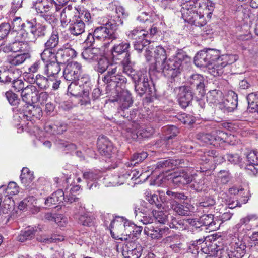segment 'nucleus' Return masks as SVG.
I'll return each instance as SVG.
<instances>
[{"label": "nucleus", "mask_w": 258, "mask_h": 258, "mask_svg": "<svg viewBox=\"0 0 258 258\" xmlns=\"http://www.w3.org/2000/svg\"><path fill=\"white\" fill-rule=\"evenodd\" d=\"M190 60V57L184 51L179 50L176 55L166 60L161 71L164 76L171 80L172 84L175 82V78L180 75L183 70V63H188Z\"/></svg>", "instance_id": "f257e3e1"}, {"label": "nucleus", "mask_w": 258, "mask_h": 258, "mask_svg": "<svg viewBox=\"0 0 258 258\" xmlns=\"http://www.w3.org/2000/svg\"><path fill=\"white\" fill-rule=\"evenodd\" d=\"M122 25V21L120 19L104 18L102 25L94 30V36L100 41L116 40L119 38L118 31Z\"/></svg>", "instance_id": "f03ea898"}, {"label": "nucleus", "mask_w": 258, "mask_h": 258, "mask_svg": "<svg viewBox=\"0 0 258 258\" xmlns=\"http://www.w3.org/2000/svg\"><path fill=\"white\" fill-rule=\"evenodd\" d=\"M123 73L134 81L135 90L140 97L145 94L152 96L156 94L154 85L146 73L137 72L133 67Z\"/></svg>", "instance_id": "7ed1b4c3"}, {"label": "nucleus", "mask_w": 258, "mask_h": 258, "mask_svg": "<svg viewBox=\"0 0 258 258\" xmlns=\"http://www.w3.org/2000/svg\"><path fill=\"white\" fill-rule=\"evenodd\" d=\"M106 85L107 91L115 93L120 92L124 89L127 79L120 73L117 67L109 68L107 73L101 78L99 77Z\"/></svg>", "instance_id": "20e7f679"}, {"label": "nucleus", "mask_w": 258, "mask_h": 258, "mask_svg": "<svg viewBox=\"0 0 258 258\" xmlns=\"http://www.w3.org/2000/svg\"><path fill=\"white\" fill-rule=\"evenodd\" d=\"M130 49V44L127 41L116 43L111 49L113 61H120L123 72L128 71V69L132 68Z\"/></svg>", "instance_id": "39448f33"}, {"label": "nucleus", "mask_w": 258, "mask_h": 258, "mask_svg": "<svg viewBox=\"0 0 258 258\" xmlns=\"http://www.w3.org/2000/svg\"><path fill=\"white\" fill-rule=\"evenodd\" d=\"M38 93V90L37 88L32 85H27L25 88L22 90L21 94V97L23 101L27 105L26 108L22 109V111H24V113L28 112V114H26V116L29 115L35 116L36 115V112L41 111L40 108H35L32 105V104L37 102Z\"/></svg>", "instance_id": "423d86ee"}, {"label": "nucleus", "mask_w": 258, "mask_h": 258, "mask_svg": "<svg viewBox=\"0 0 258 258\" xmlns=\"http://www.w3.org/2000/svg\"><path fill=\"white\" fill-rule=\"evenodd\" d=\"M115 93V96H113L110 101L116 103L119 114L123 117H128L129 108L133 103L131 93L123 89L120 92H116Z\"/></svg>", "instance_id": "0eeeda50"}, {"label": "nucleus", "mask_w": 258, "mask_h": 258, "mask_svg": "<svg viewBox=\"0 0 258 258\" xmlns=\"http://www.w3.org/2000/svg\"><path fill=\"white\" fill-rule=\"evenodd\" d=\"M132 227H135V224L132 223L127 219L122 217H116L115 219L111 220L110 224V233L112 237L115 239L122 240V237H120L119 235L115 236L114 232H113L112 229L118 234L121 235H130L131 233V229Z\"/></svg>", "instance_id": "6e6552de"}, {"label": "nucleus", "mask_w": 258, "mask_h": 258, "mask_svg": "<svg viewBox=\"0 0 258 258\" xmlns=\"http://www.w3.org/2000/svg\"><path fill=\"white\" fill-rule=\"evenodd\" d=\"M68 91L73 96L81 97V104L87 105L90 103L89 97V88L80 85L76 81L71 82L68 87Z\"/></svg>", "instance_id": "1a4fd4ad"}, {"label": "nucleus", "mask_w": 258, "mask_h": 258, "mask_svg": "<svg viewBox=\"0 0 258 258\" xmlns=\"http://www.w3.org/2000/svg\"><path fill=\"white\" fill-rule=\"evenodd\" d=\"M165 210H172L176 214L179 216H188L193 207L188 203H180L173 200H168L165 203Z\"/></svg>", "instance_id": "9d476101"}, {"label": "nucleus", "mask_w": 258, "mask_h": 258, "mask_svg": "<svg viewBox=\"0 0 258 258\" xmlns=\"http://www.w3.org/2000/svg\"><path fill=\"white\" fill-rule=\"evenodd\" d=\"M201 7L200 0H189L181 5L180 12L182 17L184 21L187 22L190 21L193 14H195L199 11Z\"/></svg>", "instance_id": "9b49d317"}, {"label": "nucleus", "mask_w": 258, "mask_h": 258, "mask_svg": "<svg viewBox=\"0 0 258 258\" xmlns=\"http://www.w3.org/2000/svg\"><path fill=\"white\" fill-rule=\"evenodd\" d=\"M246 244L239 239L232 242L230 247L226 250V257L228 258H242L246 252Z\"/></svg>", "instance_id": "f8f14e48"}, {"label": "nucleus", "mask_w": 258, "mask_h": 258, "mask_svg": "<svg viewBox=\"0 0 258 258\" xmlns=\"http://www.w3.org/2000/svg\"><path fill=\"white\" fill-rule=\"evenodd\" d=\"M177 96L179 105L183 108L189 106L194 98V93L188 86H183L179 88Z\"/></svg>", "instance_id": "ddd939ff"}, {"label": "nucleus", "mask_w": 258, "mask_h": 258, "mask_svg": "<svg viewBox=\"0 0 258 258\" xmlns=\"http://www.w3.org/2000/svg\"><path fill=\"white\" fill-rule=\"evenodd\" d=\"M131 174H132V178H137L141 175L139 171L136 169L131 171L128 169H126L124 168H120L117 173V175H115L113 177V185H119L123 184L126 180L131 177Z\"/></svg>", "instance_id": "4468645a"}, {"label": "nucleus", "mask_w": 258, "mask_h": 258, "mask_svg": "<svg viewBox=\"0 0 258 258\" xmlns=\"http://www.w3.org/2000/svg\"><path fill=\"white\" fill-rule=\"evenodd\" d=\"M205 79L203 75L195 73L190 75L187 77L185 86H188L191 90L198 91L199 93H204L205 88Z\"/></svg>", "instance_id": "2eb2a0df"}, {"label": "nucleus", "mask_w": 258, "mask_h": 258, "mask_svg": "<svg viewBox=\"0 0 258 258\" xmlns=\"http://www.w3.org/2000/svg\"><path fill=\"white\" fill-rule=\"evenodd\" d=\"M81 65L77 61L69 62L63 71L65 79L69 82L76 81L81 72Z\"/></svg>", "instance_id": "dca6fc26"}, {"label": "nucleus", "mask_w": 258, "mask_h": 258, "mask_svg": "<svg viewBox=\"0 0 258 258\" xmlns=\"http://www.w3.org/2000/svg\"><path fill=\"white\" fill-rule=\"evenodd\" d=\"M238 96L234 92L230 93L225 99H222L219 104V108L224 113H228L233 112L237 107Z\"/></svg>", "instance_id": "f3484780"}, {"label": "nucleus", "mask_w": 258, "mask_h": 258, "mask_svg": "<svg viewBox=\"0 0 258 258\" xmlns=\"http://www.w3.org/2000/svg\"><path fill=\"white\" fill-rule=\"evenodd\" d=\"M97 145L98 151L102 156L107 158L111 157L113 147L112 144L106 137L103 135L99 136L98 138Z\"/></svg>", "instance_id": "a211bd4d"}, {"label": "nucleus", "mask_w": 258, "mask_h": 258, "mask_svg": "<svg viewBox=\"0 0 258 258\" xmlns=\"http://www.w3.org/2000/svg\"><path fill=\"white\" fill-rule=\"evenodd\" d=\"M77 13V12L75 7H73L71 4L66 6L60 13V20L61 26L65 27L71 22H72L78 17L76 15Z\"/></svg>", "instance_id": "6ab92c4d"}, {"label": "nucleus", "mask_w": 258, "mask_h": 258, "mask_svg": "<svg viewBox=\"0 0 258 258\" xmlns=\"http://www.w3.org/2000/svg\"><path fill=\"white\" fill-rule=\"evenodd\" d=\"M2 50L5 53L23 52H27L30 49L28 43L22 41H15L4 44L1 46Z\"/></svg>", "instance_id": "aec40b11"}, {"label": "nucleus", "mask_w": 258, "mask_h": 258, "mask_svg": "<svg viewBox=\"0 0 258 258\" xmlns=\"http://www.w3.org/2000/svg\"><path fill=\"white\" fill-rule=\"evenodd\" d=\"M54 0H34L32 2V8L34 9L37 14L51 12L55 8Z\"/></svg>", "instance_id": "412c9836"}, {"label": "nucleus", "mask_w": 258, "mask_h": 258, "mask_svg": "<svg viewBox=\"0 0 258 258\" xmlns=\"http://www.w3.org/2000/svg\"><path fill=\"white\" fill-rule=\"evenodd\" d=\"M31 58L28 52H23L16 55H9L7 56L6 63L10 68H14L22 65L24 62Z\"/></svg>", "instance_id": "4be33fe9"}, {"label": "nucleus", "mask_w": 258, "mask_h": 258, "mask_svg": "<svg viewBox=\"0 0 258 258\" xmlns=\"http://www.w3.org/2000/svg\"><path fill=\"white\" fill-rule=\"evenodd\" d=\"M199 218L203 226L210 231H215L220 227V220L217 218H214L212 214L204 215Z\"/></svg>", "instance_id": "5701e85b"}, {"label": "nucleus", "mask_w": 258, "mask_h": 258, "mask_svg": "<svg viewBox=\"0 0 258 258\" xmlns=\"http://www.w3.org/2000/svg\"><path fill=\"white\" fill-rule=\"evenodd\" d=\"M100 177V171L89 169L83 172V177L87 182V186L89 189L97 188L98 184L96 180Z\"/></svg>", "instance_id": "b1692460"}, {"label": "nucleus", "mask_w": 258, "mask_h": 258, "mask_svg": "<svg viewBox=\"0 0 258 258\" xmlns=\"http://www.w3.org/2000/svg\"><path fill=\"white\" fill-rule=\"evenodd\" d=\"M172 178L173 183L177 186L187 184L192 181V176L183 170L174 172Z\"/></svg>", "instance_id": "393cba45"}, {"label": "nucleus", "mask_w": 258, "mask_h": 258, "mask_svg": "<svg viewBox=\"0 0 258 258\" xmlns=\"http://www.w3.org/2000/svg\"><path fill=\"white\" fill-rule=\"evenodd\" d=\"M207 49L198 52L194 58L195 64L198 67H207L213 64Z\"/></svg>", "instance_id": "a878e982"}, {"label": "nucleus", "mask_w": 258, "mask_h": 258, "mask_svg": "<svg viewBox=\"0 0 258 258\" xmlns=\"http://www.w3.org/2000/svg\"><path fill=\"white\" fill-rule=\"evenodd\" d=\"M168 227L160 228L149 225L145 227L144 232L148 236H150L153 239H159L168 233Z\"/></svg>", "instance_id": "bb28decb"}, {"label": "nucleus", "mask_w": 258, "mask_h": 258, "mask_svg": "<svg viewBox=\"0 0 258 258\" xmlns=\"http://www.w3.org/2000/svg\"><path fill=\"white\" fill-rule=\"evenodd\" d=\"M155 69L157 72L161 71L162 67L164 65L166 61L167 54L165 49L162 47L158 46L154 51Z\"/></svg>", "instance_id": "cd10ccee"}, {"label": "nucleus", "mask_w": 258, "mask_h": 258, "mask_svg": "<svg viewBox=\"0 0 258 258\" xmlns=\"http://www.w3.org/2000/svg\"><path fill=\"white\" fill-rule=\"evenodd\" d=\"M68 25V31L74 36H79L85 32V22L78 17Z\"/></svg>", "instance_id": "c85d7f7f"}, {"label": "nucleus", "mask_w": 258, "mask_h": 258, "mask_svg": "<svg viewBox=\"0 0 258 258\" xmlns=\"http://www.w3.org/2000/svg\"><path fill=\"white\" fill-rule=\"evenodd\" d=\"M25 26H30L36 39L46 36L47 27L45 25L37 23L36 21H27Z\"/></svg>", "instance_id": "c756f323"}, {"label": "nucleus", "mask_w": 258, "mask_h": 258, "mask_svg": "<svg viewBox=\"0 0 258 258\" xmlns=\"http://www.w3.org/2000/svg\"><path fill=\"white\" fill-rule=\"evenodd\" d=\"M102 53L100 48L93 47H87L85 48L81 55L83 59L89 62L96 61L101 56Z\"/></svg>", "instance_id": "7c9ffc66"}, {"label": "nucleus", "mask_w": 258, "mask_h": 258, "mask_svg": "<svg viewBox=\"0 0 258 258\" xmlns=\"http://www.w3.org/2000/svg\"><path fill=\"white\" fill-rule=\"evenodd\" d=\"M64 193L61 189H58L47 197L44 202L46 207H50L52 205L59 204L63 201Z\"/></svg>", "instance_id": "2f4dec72"}, {"label": "nucleus", "mask_w": 258, "mask_h": 258, "mask_svg": "<svg viewBox=\"0 0 258 258\" xmlns=\"http://www.w3.org/2000/svg\"><path fill=\"white\" fill-rule=\"evenodd\" d=\"M61 68L59 62L54 61H50L45 64L43 72L47 77H55V76L60 71Z\"/></svg>", "instance_id": "473e14b6"}, {"label": "nucleus", "mask_w": 258, "mask_h": 258, "mask_svg": "<svg viewBox=\"0 0 258 258\" xmlns=\"http://www.w3.org/2000/svg\"><path fill=\"white\" fill-rule=\"evenodd\" d=\"M228 134L222 131H215L212 132V145L218 147L224 142H228Z\"/></svg>", "instance_id": "72a5a7b5"}, {"label": "nucleus", "mask_w": 258, "mask_h": 258, "mask_svg": "<svg viewBox=\"0 0 258 258\" xmlns=\"http://www.w3.org/2000/svg\"><path fill=\"white\" fill-rule=\"evenodd\" d=\"M14 207V201L12 197L6 195L4 198L2 197V202L0 207V214H9Z\"/></svg>", "instance_id": "f704fd0d"}, {"label": "nucleus", "mask_w": 258, "mask_h": 258, "mask_svg": "<svg viewBox=\"0 0 258 258\" xmlns=\"http://www.w3.org/2000/svg\"><path fill=\"white\" fill-rule=\"evenodd\" d=\"M147 200L152 205H155L158 208H162L165 210V203L168 200L166 199L165 196L160 195L159 196L156 194L151 195L149 196Z\"/></svg>", "instance_id": "c9c22d12"}, {"label": "nucleus", "mask_w": 258, "mask_h": 258, "mask_svg": "<svg viewBox=\"0 0 258 258\" xmlns=\"http://www.w3.org/2000/svg\"><path fill=\"white\" fill-rule=\"evenodd\" d=\"M146 34L144 30L139 28H135L126 33L128 38L134 40L135 41L144 40L146 39Z\"/></svg>", "instance_id": "e433bc0d"}, {"label": "nucleus", "mask_w": 258, "mask_h": 258, "mask_svg": "<svg viewBox=\"0 0 258 258\" xmlns=\"http://www.w3.org/2000/svg\"><path fill=\"white\" fill-rule=\"evenodd\" d=\"M219 250L220 249H218L216 244L211 243L210 242H208V244L205 242L204 246L201 247L200 249L201 253L207 254L209 256L217 255Z\"/></svg>", "instance_id": "4c0bfd02"}, {"label": "nucleus", "mask_w": 258, "mask_h": 258, "mask_svg": "<svg viewBox=\"0 0 258 258\" xmlns=\"http://www.w3.org/2000/svg\"><path fill=\"white\" fill-rule=\"evenodd\" d=\"M224 63L219 59L218 61L214 62L211 66L209 67V73L214 77L221 75L224 72Z\"/></svg>", "instance_id": "58836bf2"}, {"label": "nucleus", "mask_w": 258, "mask_h": 258, "mask_svg": "<svg viewBox=\"0 0 258 258\" xmlns=\"http://www.w3.org/2000/svg\"><path fill=\"white\" fill-rule=\"evenodd\" d=\"M96 61L97 64L95 66V70L97 72L102 74L107 70L109 65V62L106 57L102 53L100 57H99Z\"/></svg>", "instance_id": "ea45409f"}, {"label": "nucleus", "mask_w": 258, "mask_h": 258, "mask_svg": "<svg viewBox=\"0 0 258 258\" xmlns=\"http://www.w3.org/2000/svg\"><path fill=\"white\" fill-rule=\"evenodd\" d=\"M207 97L210 103L218 104L219 107L223 99V94L221 91L214 90L209 92Z\"/></svg>", "instance_id": "a19ab883"}, {"label": "nucleus", "mask_w": 258, "mask_h": 258, "mask_svg": "<svg viewBox=\"0 0 258 258\" xmlns=\"http://www.w3.org/2000/svg\"><path fill=\"white\" fill-rule=\"evenodd\" d=\"M176 165V161L173 159L168 160H162L158 162L156 165L155 169H164V171H167L173 168L174 166Z\"/></svg>", "instance_id": "79ce46f5"}, {"label": "nucleus", "mask_w": 258, "mask_h": 258, "mask_svg": "<svg viewBox=\"0 0 258 258\" xmlns=\"http://www.w3.org/2000/svg\"><path fill=\"white\" fill-rule=\"evenodd\" d=\"M36 229L34 227H28L22 231L18 237V239L20 242H24L25 240L31 239L34 237Z\"/></svg>", "instance_id": "37998d69"}, {"label": "nucleus", "mask_w": 258, "mask_h": 258, "mask_svg": "<svg viewBox=\"0 0 258 258\" xmlns=\"http://www.w3.org/2000/svg\"><path fill=\"white\" fill-rule=\"evenodd\" d=\"M59 43V35L56 31H53L51 35L44 44L45 48L53 49L56 47Z\"/></svg>", "instance_id": "c03bdc74"}, {"label": "nucleus", "mask_w": 258, "mask_h": 258, "mask_svg": "<svg viewBox=\"0 0 258 258\" xmlns=\"http://www.w3.org/2000/svg\"><path fill=\"white\" fill-rule=\"evenodd\" d=\"M50 78L45 77L42 75L37 74L34 80V83H36L41 89L46 90L49 88V80Z\"/></svg>", "instance_id": "a18cd8bd"}, {"label": "nucleus", "mask_w": 258, "mask_h": 258, "mask_svg": "<svg viewBox=\"0 0 258 258\" xmlns=\"http://www.w3.org/2000/svg\"><path fill=\"white\" fill-rule=\"evenodd\" d=\"M142 253V248L140 246H136L131 251H128L127 248L125 247L124 252H122V255L124 258H139Z\"/></svg>", "instance_id": "49530a36"}, {"label": "nucleus", "mask_w": 258, "mask_h": 258, "mask_svg": "<svg viewBox=\"0 0 258 258\" xmlns=\"http://www.w3.org/2000/svg\"><path fill=\"white\" fill-rule=\"evenodd\" d=\"M187 224L186 223V219H181L172 216L171 221L168 223V225L171 228H175L180 230L185 229Z\"/></svg>", "instance_id": "de8ad7c7"}, {"label": "nucleus", "mask_w": 258, "mask_h": 258, "mask_svg": "<svg viewBox=\"0 0 258 258\" xmlns=\"http://www.w3.org/2000/svg\"><path fill=\"white\" fill-rule=\"evenodd\" d=\"M191 21L187 23L191 24L198 27H202L206 24L204 16L200 11H198L195 14H193Z\"/></svg>", "instance_id": "09e8293b"}, {"label": "nucleus", "mask_w": 258, "mask_h": 258, "mask_svg": "<svg viewBox=\"0 0 258 258\" xmlns=\"http://www.w3.org/2000/svg\"><path fill=\"white\" fill-rule=\"evenodd\" d=\"M21 37L25 40L24 42H35L36 38L30 26H26V29H23L21 31Z\"/></svg>", "instance_id": "8fccbe9b"}, {"label": "nucleus", "mask_w": 258, "mask_h": 258, "mask_svg": "<svg viewBox=\"0 0 258 258\" xmlns=\"http://www.w3.org/2000/svg\"><path fill=\"white\" fill-rule=\"evenodd\" d=\"M14 72L11 70H6L4 68L0 69V82L8 83L14 79Z\"/></svg>", "instance_id": "3c124183"}, {"label": "nucleus", "mask_w": 258, "mask_h": 258, "mask_svg": "<svg viewBox=\"0 0 258 258\" xmlns=\"http://www.w3.org/2000/svg\"><path fill=\"white\" fill-rule=\"evenodd\" d=\"M244 153L248 163L258 165V151L256 150L246 149Z\"/></svg>", "instance_id": "603ef678"}, {"label": "nucleus", "mask_w": 258, "mask_h": 258, "mask_svg": "<svg viewBox=\"0 0 258 258\" xmlns=\"http://www.w3.org/2000/svg\"><path fill=\"white\" fill-rule=\"evenodd\" d=\"M95 219L94 217L89 214H84L80 216L79 222L85 226L91 227L94 225Z\"/></svg>", "instance_id": "864d4df0"}, {"label": "nucleus", "mask_w": 258, "mask_h": 258, "mask_svg": "<svg viewBox=\"0 0 258 258\" xmlns=\"http://www.w3.org/2000/svg\"><path fill=\"white\" fill-rule=\"evenodd\" d=\"M205 237L200 238L199 239L191 241V243L189 246V249L192 251L194 254L199 253L201 252L200 249L205 244Z\"/></svg>", "instance_id": "5fc2aeb1"}, {"label": "nucleus", "mask_w": 258, "mask_h": 258, "mask_svg": "<svg viewBox=\"0 0 258 258\" xmlns=\"http://www.w3.org/2000/svg\"><path fill=\"white\" fill-rule=\"evenodd\" d=\"M148 156V154L146 152L142 151L140 153H136L133 155L132 159L130 163H128V165L130 166H135L137 164L142 162Z\"/></svg>", "instance_id": "6e6d98bb"}, {"label": "nucleus", "mask_w": 258, "mask_h": 258, "mask_svg": "<svg viewBox=\"0 0 258 258\" xmlns=\"http://www.w3.org/2000/svg\"><path fill=\"white\" fill-rule=\"evenodd\" d=\"M63 238L57 237L56 235H42L37 237L38 241L45 244H49L56 242L57 241L63 240Z\"/></svg>", "instance_id": "4d7b16f0"}, {"label": "nucleus", "mask_w": 258, "mask_h": 258, "mask_svg": "<svg viewBox=\"0 0 258 258\" xmlns=\"http://www.w3.org/2000/svg\"><path fill=\"white\" fill-rule=\"evenodd\" d=\"M166 194L169 197L168 199L165 197L167 200H175V199H178L185 201L188 199V196L185 195L184 193L175 192L170 189L167 190Z\"/></svg>", "instance_id": "13d9d810"}, {"label": "nucleus", "mask_w": 258, "mask_h": 258, "mask_svg": "<svg viewBox=\"0 0 258 258\" xmlns=\"http://www.w3.org/2000/svg\"><path fill=\"white\" fill-rule=\"evenodd\" d=\"M196 138L201 143L206 145H212V133H200L197 135Z\"/></svg>", "instance_id": "bf43d9fd"}, {"label": "nucleus", "mask_w": 258, "mask_h": 258, "mask_svg": "<svg viewBox=\"0 0 258 258\" xmlns=\"http://www.w3.org/2000/svg\"><path fill=\"white\" fill-rule=\"evenodd\" d=\"M12 88L14 89V91L16 92H19L25 88L26 85L25 82L22 79L16 78V77H14V79L12 80Z\"/></svg>", "instance_id": "052dcab7"}, {"label": "nucleus", "mask_w": 258, "mask_h": 258, "mask_svg": "<svg viewBox=\"0 0 258 258\" xmlns=\"http://www.w3.org/2000/svg\"><path fill=\"white\" fill-rule=\"evenodd\" d=\"M116 15L111 17L110 19H115L116 20L120 19L123 24V19L128 16L127 12H125L124 8L122 6H117L115 9Z\"/></svg>", "instance_id": "680f3d73"}, {"label": "nucleus", "mask_w": 258, "mask_h": 258, "mask_svg": "<svg viewBox=\"0 0 258 258\" xmlns=\"http://www.w3.org/2000/svg\"><path fill=\"white\" fill-rule=\"evenodd\" d=\"M215 204V200L211 196H205L203 197L199 203V207L209 208L213 207Z\"/></svg>", "instance_id": "e2e57ef3"}, {"label": "nucleus", "mask_w": 258, "mask_h": 258, "mask_svg": "<svg viewBox=\"0 0 258 258\" xmlns=\"http://www.w3.org/2000/svg\"><path fill=\"white\" fill-rule=\"evenodd\" d=\"M231 177L230 173L226 170H221L217 175L218 181L223 184L227 183L230 180Z\"/></svg>", "instance_id": "0e129e2a"}, {"label": "nucleus", "mask_w": 258, "mask_h": 258, "mask_svg": "<svg viewBox=\"0 0 258 258\" xmlns=\"http://www.w3.org/2000/svg\"><path fill=\"white\" fill-rule=\"evenodd\" d=\"M258 216L255 214H250L247 215L246 217L241 218L239 222L237 224L236 226L238 228L240 227L243 225H247L250 222L255 221L257 219Z\"/></svg>", "instance_id": "69168bd1"}, {"label": "nucleus", "mask_w": 258, "mask_h": 258, "mask_svg": "<svg viewBox=\"0 0 258 258\" xmlns=\"http://www.w3.org/2000/svg\"><path fill=\"white\" fill-rule=\"evenodd\" d=\"M191 187L197 192L201 191L205 187V182L203 178L192 179Z\"/></svg>", "instance_id": "338daca9"}, {"label": "nucleus", "mask_w": 258, "mask_h": 258, "mask_svg": "<svg viewBox=\"0 0 258 258\" xmlns=\"http://www.w3.org/2000/svg\"><path fill=\"white\" fill-rule=\"evenodd\" d=\"M51 56L55 57V53L52 52V49L45 48L43 51L41 53V58L44 63L50 62Z\"/></svg>", "instance_id": "774afa93"}]
</instances>
